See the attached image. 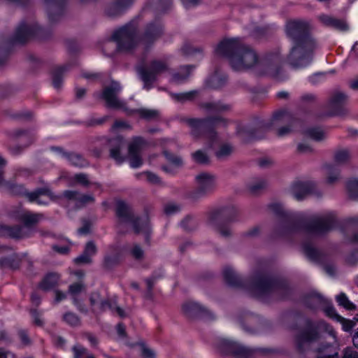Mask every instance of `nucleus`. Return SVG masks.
<instances>
[{
    "instance_id": "obj_44",
    "label": "nucleus",
    "mask_w": 358,
    "mask_h": 358,
    "mask_svg": "<svg viewBox=\"0 0 358 358\" xmlns=\"http://www.w3.org/2000/svg\"><path fill=\"white\" fill-rule=\"evenodd\" d=\"M136 112L141 117L148 120L155 119L158 117V111L156 110L139 108Z\"/></svg>"
},
{
    "instance_id": "obj_24",
    "label": "nucleus",
    "mask_w": 358,
    "mask_h": 358,
    "mask_svg": "<svg viewBox=\"0 0 358 358\" xmlns=\"http://www.w3.org/2000/svg\"><path fill=\"white\" fill-rule=\"evenodd\" d=\"M317 358H338L336 346L330 344H322L316 350Z\"/></svg>"
},
{
    "instance_id": "obj_46",
    "label": "nucleus",
    "mask_w": 358,
    "mask_h": 358,
    "mask_svg": "<svg viewBox=\"0 0 358 358\" xmlns=\"http://www.w3.org/2000/svg\"><path fill=\"white\" fill-rule=\"evenodd\" d=\"M131 257L137 261H141L145 257V252L139 245H134L129 250Z\"/></svg>"
},
{
    "instance_id": "obj_8",
    "label": "nucleus",
    "mask_w": 358,
    "mask_h": 358,
    "mask_svg": "<svg viewBox=\"0 0 358 358\" xmlns=\"http://www.w3.org/2000/svg\"><path fill=\"white\" fill-rule=\"evenodd\" d=\"M336 221V215L332 212L316 215L305 226V230L313 235H323L334 228Z\"/></svg>"
},
{
    "instance_id": "obj_54",
    "label": "nucleus",
    "mask_w": 358,
    "mask_h": 358,
    "mask_svg": "<svg viewBox=\"0 0 358 358\" xmlns=\"http://www.w3.org/2000/svg\"><path fill=\"white\" fill-rule=\"evenodd\" d=\"M232 152L233 148L228 144H224L220 147L219 150L217 152L216 155L219 158H224L231 155Z\"/></svg>"
},
{
    "instance_id": "obj_36",
    "label": "nucleus",
    "mask_w": 358,
    "mask_h": 358,
    "mask_svg": "<svg viewBox=\"0 0 358 358\" xmlns=\"http://www.w3.org/2000/svg\"><path fill=\"white\" fill-rule=\"evenodd\" d=\"M267 185V182L264 179H257L248 185V189L252 194H256L260 190L264 189Z\"/></svg>"
},
{
    "instance_id": "obj_45",
    "label": "nucleus",
    "mask_w": 358,
    "mask_h": 358,
    "mask_svg": "<svg viewBox=\"0 0 358 358\" xmlns=\"http://www.w3.org/2000/svg\"><path fill=\"white\" fill-rule=\"evenodd\" d=\"M347 188L350 196L354 199H358V179H352L348 181Z\"/></svg>"
},
{
    "instance_id": "obj_57",
    "label": "nucleus",
    "mask_w": 358,
    "mask_h": 358,
    "mask_svg": "<svg viewBox=\"0 0 358 358\" xmlns=\"http://www.w3.org/2000/svg\"><path fill=\"white\" fill-rule=\"evenodd\" d=\"M192 157L195 162L204 164L208 161L207 155L202 151L198 150L192 154Z\"/></svg>"
},
{
    "instance_id": "obj_28",
    "label": "nucleus",
    "mask_w": 358,
    "mask_h": 358,
    "mask_svg": "<svg viewBox=\"0 0 358 358\" xmlns=\"http://www.w3.org/2000/svg\"><path fill=\"white\" fill-rule=\"evenodd\" d=\"M193 69V66L187 65L182 66L178 72L172 75L171 82L176 84H180L185 82L189 77Z\"/></svg>"
},
{
    "instance_id": "obj_62",
    "label": "nucleus",
    "mask_w": 358,
    "mask_h": 358,
    "mask_svg": "<svg viewBox=\"0 0 358 358\" xmlns=\"http://www.w3.org/2000/svg\"><path fill=\"white\" fill-rule=\"evenodd\" d=\"M112 129L113 130H115V129H131V127L130 125L126 122H124V121H116Z\"/></svg>"
},
{
    "instance_id": "obj_21",
    "label": "nucleus",
    "mask_w": 358,
    "mask_h": 358,
    "mask_svg": "<svg viewBox=\"0 0 358 358\" xmlns=\"http://www.w3.org/2000/svg\"><path fill=\"white\" fill-rule=\"evenodd\" d=\"M52 150L55 152L58 155L64 157L69 161L71 164L76 166L83 167L87 164L86 161L78 154L67 153L62 150L61 148L52 147Z\"/></svg>"
},
{
    "instance_id": "obj_30",
    "label": "nucleus",
    "mask_w": 358,
    "mask_h": 358,
    "mask_svg": "<svg viewBox=\"0 0 358 358\" xmlns=\"http://www.w3.org/2000/svg\"><path fill=\"white\" fill-rule=\"evenodd\" d=\"M0 233L15 238H21L27 236L24 232V227L18 226L13 227L3 226L1 227Z\"/></svg>"
},
{
    "instance_id": "obj_6",
    "label": "nucleus",
    "mask_w": 358,
    "mask_h": 358,
    "mask_svg": "<svg viewBox=\"0 0 358 358\" xmlns=\"http://www.w3.org/2000/svg\"><path fill=\"white\" fill-rule=\"evenodd\" d=\"M316 329L327 332L332 337L334 342H336V333L334 329L329 326L324 321H319L317 324H309L308 329L297 334L294 340L296 350L303 353L308 350L313 341L318 338V334Z\"/></svg>"
},
{
    "instance_id": "obj_37",
    "label": "nucleus",
    "mask_w": 358,
    "mask_h": 358,
    "mask_svg": "<svg viewBox=\"0 0 358 358\" xmlns=\"http://www.w3.org/2000/svg\"><path fill=\"white\" fill-rule=\"evenodd\" d=\"M124 10L117 3L116 0L110 3L105 10V13L107 16L115 17L120 15Z\"/></svg>"
},
{
    "instance_id": "obj_19",
    "label": "nucleus",
    "mask_w": 358,
    "mask_h": 358,
    "mask_svg": "<svg viewBox=\"0 0 358 358\" xmlns=\"http://www.w3.org/2000/svg\"><path fill=\"white\" fill-rule=\"evenodd\" d=\"M182 313L189 317H205L208 318L213 317V313L206 307L193 301H188L183 303L182 306Z\"/></svg>"
},
{
    "instance_id": "obj_60",
    "label": "nucleus",
    "mask_w": 358,
    "mask_h": 358,
    "mask_svg": "<svg viewBox=\"0 0 358 358\" xmlns=\"http://www.w3.org/2000/svg\"><path fill=\"white\" fill-rule=\"evenodd\" d=\"M358 44L357 42L355 43L353 45L350 55L348 56V60L350 62H358V48H356V45Z\"/></svg>"
},
{
    "instance_id": "obj_12",
    "label": "nucleus",
    "mask_w": 358,
    "mask_h": 358,
    "mask_svg": "<svg viewBox=\"0 0 358 358\" xmlns=\"http://www.w3.org/2000/svg\"><path fill=\"white\" fill-rule=\"evenodd\" d=\"M218 348L224 354L231 353L238 358H252V352L250 349L228 339H220Z\"/></svg>"
},
{
    "instance_id": "obj_49",
    "label": "nucleus",
    "mask_w": 358,
    "mask_h": 358,
    "mask_svg": "<svg viewBox=\"0 0 358 358\" xmlns=\"http://www.w3.org/2000/svg\"><path fill=\"white\" fill-rule=\"evenodd\" d=\"M338 303L346 309L351 310L354 308V305L348 299L344 293H341L336 296Z\"/></svg>"
},
{
    "instance_id": "obj_2",
    "label": "nucleus",
    "mask_w": 358,
    "mask_h": 358,
    "mask_svg": "<svg viewBox=\"0 0 358 358\" xmlns=\"http://www.w3.org/2000/svg\"><path fill=\"white\" fill-rule=\"evenodd\" d=\"M163 34V26L159 20L148 23L142 34L138 36V27L134 22L115 29L109 39L106 41L104 48H108L111 42L116 44V50L120 52H129L138 45L143 50L149 49Z\"/></svg>"
},
{
    "instance_id": "obj_22",
    "label": "nucleus",
    "mask_w": 358,
    "mask_h": 358,
    "mask_svg": "<svg viewBox=\"0 0 358 358\" xmlns=\"http://www.w3.org/2000/svg\"><path fill=\"white\" fill-rule=\"evenodd\" d=\"M312 190V185L308 182H296L294 183L291 188L293 196L297 200H301L304 196L310 193Z\"/></svg>"
},
{
    "instance_id": "obj_23",
    "label": "nucleus",
    "mask_w": 358,
    "mask_h": 358,
    "mask_svg": "<svg viewBox=\"0 0 358 358\" xmlns=\"http://www.w3.org/2000/svg\"><path fill=\"white\" fill-rule=\"evenodd\" d=\"M122 250L117 246H112L105 256L104 264L110 268L117 264L122 257Z\"/></svg>"
},
{
    "instance_id": "obj_43",
    "label": "nucleus",
    "mask_w": 358,
    "mask_h": 358,
    "mask_svg": "<svg viewBox=\"0 0 358 358\" xmlns=\"http://www.w3.org/2000/svg\"><path fill=\"white\" fill-rule=\"evenodd\" d=\"M41 216L30 212H25L21 215V220L26 225H31L36 223L40 220Z\"/></svg>"
},
{
    "instance_id": "obj_13",
    "label": "nucleus",
    "mask_w": 358,
    "mask_h": 358,
    "mask_svg": "<svg viewBox=\"0 0 358 358\" xmlns=\"http://www.w3.org/2000/svg\"><path fill=\"white\" fill-rule=\"evenodd\" d=\"M146 142L141 137H134L129 144V159L132 168H138L143 164L141 151Z\"/></svg>"
},
{
    "instance_id": "obj_58",
    "label": "nucleus",
    "mask_w": 358,
    "mask_h": 358,
    "mask_svg": "<svg viewBox=\"0 0 358 358\" xmlns=\"http://www.w3.org/2000/svg\"><path fill=\"white\" fill-rule=\"evenodd\" d=\"M13 136L15 138H22L23 139H28L29 140V143H31V136L30 135V134L27 133V131H24L23 130H21V129H17V130H15L13 132Z\"/></svg>"
},
{
    "instance_id": "obj_53",
    "label": "nucleus",
    "mask_w": 358,
    "mask_h": 358,
    "mask_svg": "<svg viewBox=\"0 0 358 358\" xmlns=\"http://www.w3.org/2000/svg\"><path fill=\"white\" fill-rule=\"evenodd\" d=\"M225 81V78H220L216 73L212 76L208 80V85L213 88H217L221 87Z\"/></svg>"
},
{
    "instance_id": "obj_34",
    "label": "nucleus",
    "mask_w": 358,
    "mask_h": 358,
    "mask_svg": "<svg viewBox=\"0 0 358 358\" xmlns=\"http://www.w3.org/2000/svg\"><path fill=\"white\" fill-rule=\"evenodd\" d=\"M351 157L350 152L348 149H340L336 151L334 154V161L338 164L347 163Z\"/></svg>"
},
{
    "instance_id": "obj_18",
    "label": "nucleus",
    "mask_w": 358,
    "mask_h": 358,
    "mask_svg": "<svg viewBox=\"0 0 358 358\" xmlns=\"http://www.w3.org/2000/svg\"><path fill=\"white\" fill-rule=\"evenodd\" d=\"M317 20L322 26L338 31H348L350 29L348 22L344 19L331 15L320 14L317 16Z\"/></svg>"
},
{
    "instance_id": "obj_52",
    "label": "nucleus",
    "mask_w": 358,
    "mask_h": 358,
    "mask_svg": "<svg viewBox=\"0 0 358 358\" xmlns=\"http://www.w3.org/2000/svg\"><path fill=\"white\" fill-rule=\"evenodd\" d=\"M139 176L144 178L148 182L157 185L161 182L160 178L157 176L156 174L152 173V172H144L139 174Z\"/></svg>"
},
{
    "instance_id": "obj_16",
    "label": "nucleus",
    "mask_w": 358,
    "mask_h": 358,
    "mask_svg": "<svg viewBox=\"0 0 358 358\" xmlns=\"http://www.w3.org/2000/svg\"><path fill=\"white\" fill-rule=\"evenodd\" d=\"M281 123H290L288 126L282 127L278 130V135L282 137L292 131V127L294 125L291 115L285 110L275 112L271 118V124L278 125Z\"/></svg>"
},
{
    "instance_id": "obj_27",
    "label": "nucleus",
    "mask_w": 358,
    "mask_h": 358,
    "mask_svg": "<svg viewBox=\"0 0 358 358\" xmlns=\"http://www.w3.org/2000/svg\"><path fill=\"white\" fill-rule=\"evenodd\" d=\"M64 196L69 199L76 201L78 206H83L94 201V197L92 196L81 194L74 191H65Z\"/></svg>"
},
{
    "instance_id": "obj_35",
    "label": "nucleus",
    "mask_w": 358,
    "mask_h": 358,
    "mask_svg": "<svg viewBox=\"0 0 358 358\" xmlns=\"http://www.w3.org/2000/svg\"><path fill=\"white\" fill-rule=\"evenodd\" d=\"M84 290V286L80 282H76L72 284L69 286V293L72 296L73 303L80 308V304L77 301L76 297L78 296L80 293H81Z\"/></svg>"
},
{
    "instance_id": "obj_3",
    "label": "nucleus",
    "mask_w": 358,
    "mask_h": 358,
    "mask_svg": "<svg viewBox=\"0 0 358 358\" xmlns=\"http://www.w3.org/2000/svg\"><path fill=\"white\" fill-rule=\"evenodd\" d=\"M287 34L293 40V46L287 61L294 67H305L313 59L316 45L308 36L309 24L303 21H290L287 24Z\"/></svg>"
},
{
    "instance_id": "obj_61",
    "label": "nucleus",
    "mask_w": 358,
    "mask_h": 358,
    "mask_svg": "<svg viewBox=\"0 0 358 358\" xmlns=\"http://www.w3.org/2000/svg\"><path fill=\"white\" fill-rule=\"evenodd\" d=\"M180 210V206L176 203H169L165 206L164 211L167 215L174 214Z\"/></svg>"
},
{
    "instance_id": "obj_15",
    "label": "nucleus",
    "mask_w": 358,
    "mask_h": 358,
    "mask_svg": "<svg viewBox=\"0 0 358 358\" xmlns=\"http://www.w3.org/2000/svg\"><path fill=\"white\" fill-rule=\"evenodd\" d=\"M41 29L31 23H21L16 29L13 41L14 43H24L29 38L37 36Z\"/></svg>"
},
{
    "instance_id": "obj_47",
    "label": "nucleus",
    "mask_w": 358,
    "mask_h": 358,
    "mask_svg": "<svg viewBox=\"0 0 358 358\" xmlns=\"http://www.w3.org/2000/svg\"><path fill=\"white\" fill-rule=\"evenodd\" d=\"M343 234L346 243H358V231L345 229Z\"/></svg>"
},
{
    "instance_id": "obj_1",
    "label": "nucleus",
    "mask_w": 358,
    "mask_h": 358,
    "mask_svg": "<svg viewBox=\"0 0 358 358\" xmlns=\"http://www.w3.org/2000/svg\"><path fill=\"white\" fill-rule=\"evenodd\" d=\"M215 51L217 56L227 58L235 71H244L257 65L262 73L278 80L286 78L281 67L282 58L278 52L268 54L259 60L255 51L243 45L238 38L223 40Z\"/></svg>"
},
{
    "instance_id": "obj_40",
    "label": "nucleus",
    "mask_w": 358,
    "mask_h": 358,
    "mask_svg": "<svg viewBox=\"0 0 358 358\" xmlns=\"http://www.w3.org/2000/svg\"><path fill=\"white\" fill-rule=\"evenodd\" d=\"M270 210L274 214L280 216H283L285 217H291L292 215L290 213L287 212L282 204L279 203H273L269 205Z\"/></svg>"
},
{
    "instance_id": "obj_29",
    "label": "nucleus",
    "mask_w": 358,
    "mask_h": 358,
    "mask_svg": "<svg viewBox=\"0 0 358 358\" xmlns=\"http://www.w3.org/2000/svg\"><path fill=\"white\" fill-rule=\"evenodd\" d=\"M110 157L114 159L117 163L123 162V157L121 156L120 150L124 145V141L122 138H116L110 141Z\"/></svg>"
},
{
    "instance_id": "obj_26",
    "label": "nucleus",
    "mask_w": 358,
    "mask_h": 358,
    "mask_svg": "<svg viewBox=\"0 0 358 358\" xmlns=\"http://www.w3.org/2000/svg\"><path fill=\"white\" fill-rule=\"evenodd\" d=\"M164 153L170 164L169 166H163L162 169L166 173L173 174L175 172V169L178 168L182 165V160L180 157L173 155L167 151H164Z\"/></svg>"
},
{
    "instance_id": "obj_32",
    "label": "nucleus",
    "mask_w": 358,
    "mask_h": 358,
    "mask_svg": "<svg viewBox=\"0 0 358 358\" xmlns=\"http://www.w3.org/2000/svg\"><path fill=\"white\" fill-rule=\"evenodd\" d=\"M59 279V276L58 274L49 273L44 278L40 287L43 290H49L57 285Z\"/></svg>"
},
{
    "instance_id": "obj_50",
    "label": "nucleus",
    "mask_w": 358,
    "mask_h": 358,
    "mask_svg": "<svg viewBox=\"0 0 358 358\" xmlns=\"http://www.w3.org/2000/svg\"><path fill=\"white\" fill-rule=\"evenodd\" d=\"M304 253L310 259L317 260L319 257V252L311 245L306 244L303 247Z\"/></svg>"
},
{
    "instance_id": "obj_41",
    "label": "nucleus",
    "mask_w": 358,
    "mask_h": 358,
    "mask_svg": "<svg viewBox=\"0 0 358 358\" xmlns=\"http://www.w3.org/2000/svg\"><path fill=\"white\" fill-rule=\"evenodd\" d=\"M327 180L329 184L336 182L340 178L339 171L332 166H327Z\"/></svg>"
},
{
    "instance_id": "obj_17",
    "label": "nucleus",
    "mask_w": 358,
    "mask_h": 358,
    "mask_svg": "<svg viewBox=\"0 0 358 358\" xmlns=\"http://www.w3.org/2000/svg\"><path fill=\"white\" fill-rule=\"evenodd\" d=\"M348 101V96L342 92H335L331 96L329 107L334 115H344L348 110L345 107Z\"/></svg>"
},
{
    "instance_id": "obj_56",
    "label": "nucleus",
    "mask_w": 358,
    "mask_h": 358,
    "mask_svg": "<svg viewBox=\"0 0 358 358\" xmlns=\"http://www.w3.org/2000/svg\"><path fill=\"white\" fill-rule=\"evenodd\" d=\"M215 230L223 237H227L231 234V231L228 226L215 225L213 223Z\"/></svg>"
},
{
    "instance_id": "obj_20",
    "label": "nucleus",
    "mask_w": 358,
    "mask_h": 358,
    "mask_svg": "<svg viewBox=\"0 0 358 358\" xmlns=\"http://www.w3.org/2000/svg\"><path fill=\"white\" fill-rule=\"evenodd\" d=\"M91 304L92 306H99L100 310H111L113 312L121 317H124L127 315L125 311L120 307L117 306L115 303H110L108 301L101 300L99 293H93L90 297Z\"/></svg>"
},
{
    "instance_id": "obj_5",
    "label": "nucleus",
    "mask_w": 358,
    "mask_h": 358,
    "mask_svg": "<svg viewBox=\"0 0 358 358\" xmlns=\"http://www.w3.org/2000/svg\"><path fill=\"white\" fill-rule=\"evenodd\" d=\"M6 163V160L0 155V187L8 188L13 194H23L30 202L36 203L38 205H47L50 201L57 199V196L48 189L43 188L37 189L33 192H27L22 186L13 185L10 182L6 181L2 170Z\"/></svg>"
},
{
    "instance_id": "obj_4",
    "label": "nucleus",
    "mask_w": 358,
    "mask_h": 358,
    "mask_svg": "<svg viewBox=\"0 0 358 358\" xmlns=\"http://www.w3.org/2000/svg\"><path fill=\"white\" fill-rule=\"evenodd\" d=\"M116 215L117 217V228L119 232L124 233L132 227L136 234L143 233L148 235L150 227L147 216L135 218L131 208L125 202H117Z\"/></svg>"
},
{
    "instance_id": "obj_64",
    "label": "nucleus",
    "mask_w": 358,
    "mask_h": 358,
    "mask_svg": "<svg viewBox=\"0 0 358 358\" xmlns=\"http://www.w3.org/2000/svg\"><path fill=\"white\" fill-rule=\"evenodd\" d=\"M74 178H75L76 181L81 185H87L89 183L87 176L85 174H83V173L77 174L75 176Z\"/></svg>"
},
{
    "instance_id": "obj_42",
    "label": "nucleus",
    "mask_w": 358,
    "mask_h": 358,
    "mask_svg": "<svg viewBox=\"0 0 358 358\" xmlns=\"http://www.w3.org/2000/svg\"><path fill=\"white\" fill-rule=\"evenodd\" d=\"M198 93V91L192 90L187 92L172 94V96L177 101H186L194 99L197 96Z\"/></svg>"
},
{
    "instance_id": "obj_25",
    "label": "nucleus",
    "mask_w": 358,
    "mask_h": 358,
    "mask_svg": "<svg viewBox=\"0 0 358 358\" xmlns=\"http://www.w3.org/2000/svg\"><path fill=\"white\" fill-rule=\"evenodd\" d=\"M96 252V245L93 242L87 243L83 253L75 259V262L78 264H90L92 262V257Z\"/></svg>"
},
{
    "instance_id": "obj_9",
    "label": "nucleus",
    "mask_w": 358,
    "mask_h": 358,
    "mask_svg": "<svg viewBox=\"0 0 358 358\" xmlns=\"http://www.w3.org/2000/svg\"><path fill=\"white\" fill-rule=\"evenodd\" d=\"M168 66L164 60H153L148 67H141L138 69L141 80L143 82V87L147 90L152 87V84L157 80V76L165 72Z\"/></svg>"
},
{
    "instance_id": "obj_63",
    "label": "nucleus",
    "mask_w": 358,
    "mask_h": 358,
    "mask_svg": "<svg viewBox=\"0 0 358 358\" xmlns=\"http://www.w3.org/2000/svg\"><path fill=\"white\" fill-rule=\"evenodd\" d=\"M324 312L330 317L336 318L338 320H341L343 318L338 315L334 310V308L331 306H328L324 309Z\"/></svg>"
},
{
    "instance_id": "obj_51",
    "label": "nucleus",
    "mask_w": 358,
    "mask_h": 358,
    "mask_svg": "<svg viewBox=\"0 0 358 358\" xmlns=\"http://www.w3.org/2000/svg\"><path fill=\"white\" fill-rule=\"evenodd\" d=\"M308 301L313 303V305H309L310 308H317L322 306V305L326 303V300L320 294H315L312 295L309 299Z\"/></svg>"
},
{
    "instance_id": "obj_33",
    "label": "nucleus",
    "mask_w": 358,
    "mask_h": 358,
    "mask_svg": "<svg viewBox=\"0 0 358 358\" xmlns=\"http://www.w3.org/2000/svg\"><path fill=\"white\" fill-rule=\"evenodd\" d=\"M223 275L229 285L231 286H238L240 285V278L232 268H225Z\"/></svg>"
},
{
    "instance_id": "obj_14",
    "label": "nucleus",
    "mask_w": 358,
    "mask_h": 358,
    "mask_svg": "<svg viewBox=\"0 0 358 358\" xmlns=\"http://www.w3.org/2000/svg\"><path fill=\"white\" fill-rule=\"evenodd\" d=\"M121 91L119 83L113 82L110 86L106 87L102 93V98L108 107L123 108L124 103L119 99L118 94Z\"/></svg>"
},
{
    "instance_id": "obj_48",
    "label": "nucleus",
    "mask_w": 358,
    "mask_h": 358,
    "mask_svg": "<svg viewBox=\"0 0 358 358\" xmlns=\"http://www.w3.org/2000/svg\"><path fill=\"white\" fill-rule=\"evenodd\" d=\"M73 350L74 353L73 358H94L85 348L81 346H75Z\"/></svg>"
},
{
    "instance_id": "obj_11",
    "label": "nucleus",
    "mask_w": 358,
    "mask_h": 358,
    "mask_svg": "<svg viewBox=\"0 0 358 358\" xmlns=\"http://www.w3.org/2000/svg\"><path fill=\"white\" fill-rule=\"evenodd\" d=\"M196 188L191 194L194 199L202 197L211 192L215 187V176L208 173H201L196 176Z\"/></svg>"
},
{
    "instance_id": "obj_39",
    "label": "nucleus",
    "mask_w": 358,
    "mask_h": 358,
    "mask_svg": "<svg viewBox=\"0 0 358 358\" xmlns=\"http://www.w3.org/2000/svg\"><path fill=\"white\" fill-rule=\"evenodd\" d=\"M66 71V66H61L55 69L52 74V85L55 88H59L62 83V74Z\"/></svg>"
},
{
    "instance_id": "obj_55",
    "label": "nucleus",
    "mask_w": 358,
    "mask_h": 358,
    "mask_svg": "<svg viewBox=\"0 0 358 358\" xmlns=\"http://www.w3.org/2000/svg\"><path fill=\"white\" fill-rule=\"evenodd\" d=\"M64 320L71 326H77L80 323L78 317L72 313H67L64 315Z\"/></svg>"
},
{
    "instance_id": "obj_38",
    "label": "nucleus",
    "mask_w": 358,
    "mask_h": 358,
    "mask_svg": "<svg viewBox=\"0 0 358 358\" xmlns=\"http://www.w3.org/2000/svg\"><path fill=\"white\" fill-rule=\"evenodd\" d=\"M306 134L315 141H322L326 137V133L318 127H313L308 129L306 131Z\"/></svg>"
},
{
    "instance_id": "obj_31",
    "label": "nucleus",
    "mask_w": 358,
    "mask_h": 358,
    "mask_svg": "<svg viewBox=\"0 0 358 358\" xmlns=\"http://www.w3.org/2000/svg\"><path fill=\"white\" fill-rule=\"evenodd\" d=\"M207 112L212 113H221L230 109V106L222 102H207L202 104Z\"/></svg>"
},
{
    "instance_id": "obj_10",
    "label": "nucleus",
    "mask_w": 358,
    "mask_h": 358,
    "mask_svg": "<svg viewBox=\"0 0 358 358\" xmlns=\"http://www.w3.org/2000/svg\"><path fill=\"white\" fill-rule=\"evenodd\" d=\"M279 285L280 283L276 280L266 275L261 274L255 277L251 285V290L255 296L261 297L275 291Z\"/></svg>"
},
{
    "instance_id": "obj_7",
    "label": "nucleus",
    "mask_w": 358,
    "mask_h": 358,
    "mask_svg": "<svg viewBox=\"0 0 358 358\" xmlns=\"http://www.w3.org/2000/svg\"><path fill=\"white\" fill-rule=\"evenodd\" d=\"M227 121L220 116L210 117L205 119H189L187 124L191 129V134L196 138L201 134H205L211 138L214 136L211 129L224 127Z\"/></svg>"
},
{
    "instance_id": "obj_59",
    "label": "nucleus",
    "mask_w": 358,
    "mask_h": 358,
    "mask_svg": "<svg viewBox=\"0 0 358 358\" xmlns=\"http://www.w3.org/2000/svg\"><path fill=\"white\" fill-rule=\"evenodd\" d=\"M343 358H358V352L352 348H346L343 351Z\"/></svg>"
}]
</instances>
